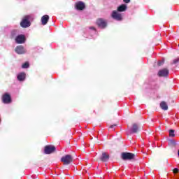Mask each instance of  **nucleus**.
I'll use <instances>...</instances> for the list:
<instances>
[{
  "label": "nucleus",
  "mask_w": 179,
  "mask_h": 179,
  "mask_svg": "<svg viewBox=\"0 0 179 179\" xmlns=\"http://www.w3.org/2000/svg\"><path fill=\"white\" fill-rule=\"evenodd\" d=\"M20 24L23 29L30 27V25L31 24V23H30V17L29 15L24 17Z\"/></svg>",
  "instance_id": "obj_1"
},
{
  "label": "nucleus",
  "mask_w": 179,
  "mask_h": 179,
  "mask_svg": "<svg viewBox=\"0 0 179 179\" xmlns=\"http://www.w3.org/2000/svg\"><path fill=\"white\" fill-rule=\"evenodd\" d=\"M121 158L122 160H134L135 159V154L132 152H122Z\"/></svg>",
  "instance_id": "obj_2"
},
{
  "label": "nucleus",
  "mask_w": 179,
  "mask_h": 179,
  "mask_svg": "<svg viewBox=\"0 0 179 179\" xmlns=\"http://www.w3.org/2000/svg\"><path fill=\"white\" fill-rule=\"evenodd\" d=\"M61 162L64 163V164H71L72 162H73V158L71 155H66L62 157Z\"/></svg>",
  "instance_id": "obj_3"
},
{
  "label": "nucleus",
  "mask_w": 179,
  "mask_h": 179,
  "mask_svg": "<svg viewBox=\"0 0 179 179\" xmlns=\"http://www.w3.org/2000/svg\"><path fill=\"white\" fill-rule=\"evenodd\" d=\"M96 24L100 29H106L107 27V20L103 18H99L96 20Z\"/></svg>",
  "instance_id": "obj_4"
},
{
  "label": "nucleus",
  "mask_w": 179,
  "mask_h": 179,
  "mask_svg": "<svg viewBox=\"0 0 179 179\" xmlns=\"http://www.w3.org/2000/svg\"><path fill=\"white\" fill-rule=\"evenodd\" d=\"M2 101L4 104H10L12 103V98L10 97V94L8 93H6L2 96Z\"/></svg>",
  "instance_id": "obj_5"
},
{
  "label": "nucleus",
  "mask_w": 179,
  "mask_h": 179,
  "mask_svg": "<svg viewBox=\"0 0 179 179\" xmlns=\"http://www.w3.org/2000/svg\"><path fill=\"white\" fill-rule=\"evenodd\" d=\"M55 146L54 145H46L45 146L44 153L45 155H51V153H54L55 152Z\"/></svg>",
  "instance_id": "obj_6"
},
{
  "label": "nucleus",
  "mask_w": 179,
  "mask_h": 179,
  "mask_svg": "<svg viewBox=\"0 0 179 179\" xmlns=\"http://www.w3.org/2000/svg\"><path fill=\"white\" fill-rule=\"evenodd\" d=\"M15 43H17V44H24V43H26V36L23 34L18 35L15 38Z\"/></svg>",
  "instance_id": "obj_7"
},
{
  "label": "nucleus",
  "mask_w": 179,
  "mask_h": 179,
  "mask_svg": "<svg viewBox=\"0 0 179 179\" xmlns=\"http://www.w3.org/2000/svg\"><path fill=\"white\" fill-rule=\"evenodd\" d=\"M111 16L113 17V19H115V20H122V15H121V13H118L117 10H114L113 11Z\"/></svg>",
  "instance_id": "obj_8"
},
{
  "label": "nucleus",
  "mask_w": 179,
  "mask_h": 179,
  "mask_svg": "<svg viewBox=\"0 0 179 179\" xmlns=\"http://www.w3.org/2000/svg\"><path fill=\"white\" fill-rule=\"evenodd\" d=\"M15 51L17 54H19L20 55L22 54H26L27 50L24 49V47L22 45H18L15 48Z\"/></svg>",
  "instance_id": "obj_9"
},
{
  "label": "nucleus",
  "mask_w": 179,
  "mask_h": 179,
  "mask_svg": "<svg viewBox=\"0 0 179 179\" xmlns=\"http://www.w3.org/2000/svg\"><path fill=\"white\" fill-rule=\"evenodd\" d=\"M169 69H163L159 71L158 76H159V78H164L166 76H169Z\"/></svg>",
  "instance_id": "obj_10"
},
{
  "label": "nucleus",
  "mask_w": 179,
  "mask_h": 179,
  "mask_svg": "<svg viewBox=\"0 0 179 179\" xmlns=\"http://www.w3.org/2000/svg\"><path fill=\"white\" fill-rule=\"evenodd\" d=\"M85 8V3H83V1H78L76 3V8L77 9V10H83Z\"/></svg>",
  "instance_id": "obj_11"
},
{
  "label": "nucleus",
  "mask_w": 179,
  "mask_h": 179,
  "mask_svg": "<svg viewBox=\"0 0 179 179\" xmlns=\"http://www.w3.org/2000/svg\"><path fill=\"white\" fill-rule=\"evenodd\" d=\"M17 79L19 82H24L26 80V73L22 72L17 74Z\"/></svg>",
  "instance_id": "obj_12"
},
{
  "label": "nucleus",
  "mask_w": 179,
  "mask_h": 179,
  "mask_svg": "<svg viewBox=\"0 0 179 179\" xmlns=\"http://www.w3.org/2000/svg\"><path fill=\"white\" fill-rule=\"evenodd\" d=\"M110 159V155L107 154V152H103L102 155L100 157L101 162H107Z\"/></svg>",
  "instance_id": "obj_13"
},
{
  "label": "nucleus",
  "mask_w": 179,
  "mask_h": 179,
  "mask_svg": "<svg viewBox=\"0 0 179 179\" xmlns=\"http://www.w3.org/2000/svg\"><path fill=\"white\" fill-rule=\"evenodd\" d=\"M131 131V134H138V132H139V127H138V124L136 123L132 124Z\"/></svg>",
  "instance_id": "obj_14"
},
{
  "label": "nucleus",
  "mask_w": 179,
  "mask_h": 179,
  "mask_svg": "<svg viewBox=\"0 0 179 179\" xmlns=\"http://www.w3.org/2000/svg\"><path fill=\"white\" fill-rule=\"evenodd\" d=\"M41 20L43 26H45V24L48 23V20H50V16H48V15H45L41 17Z\"/></svg>",
  "instance_id": "obj_15"
},
{
  "label": "nucleus",
  "mask_w": 179,
  "mask_h": 179,
  "mask_svg": "<svg viewBox=\"0 0 179 179\" xmlns=\"http://www.w3.org/2000/svg\"><path fill=\"white\" fill-rule=\"evenodd\" d=\"M160 107L162 110H164V111L169 110V106H167V103H166V101H162L160 103Z\"/></svg>",
  "instance_id": "obj_16"
},
{
  "label": "nucleus",
  "mask_w": 179,
  "mask_h": 179,
  "mask_svg": "<svg viewBox=\"0 0 179 179\" xmlns=\"http://www.w3.org/2000/svg\"><path fill=\"white\" fill-rule=\"evenodd\" d=\"M127 10V5L122 4L117 8V12H125Z\"/></svg>",
  "instance_id": "obj_17"
},
{
  "label": "nucleus",
  "mask_w": 179,
  "mask_h": 179,
  "mask_svg": "<svg viewBox=\"0 0 179 179\" xmlns=\"http://www.w3.org/2000/svg\"><path fill=\"white\" fill-rule=\"evenodd\" d=\"M29 66H30V64H29V62H27L22 64V68L23 69H26L29 68Z\"/></svg>",
  "instance_id": "obj_18"
},
{
  "label": "nucleus",
  "mask_w": 179,
  "mask_h": 179,
  "mask_svg": "<svg viewBox=\"0 0 179 179\" xmlns=\"http://www.w3.org/2000/svg\"><path fill=\"white\" fill-rule=\"evenodd\" d=\"M169 136L174 138V136H176V134H174V130L173 129H171L169 130Z\"/></svg>",
  "instance_id": "obj_19"
},
{
  "label": "nucleus",
  "mask_w": 179,
  "mask_h": 179,
  "mask_svg": "<svg viewBox=\"0 0 179 179\" xmlns=\"http://www.w3.org/2000/svg\"><path fill=\"white\" fill-rule=\"evenodd\" d=\"M118 124H114L110 126V129H113L115 127H117Z\"/></svg>",
  "instance_id": "obj_20"
},
{
  "label": "nucleus",
  "mask_w": 179,
  "mask_h": 179,
  "mask_svg": "<svg viewBox=\"0 0 179 179\" xmlns=\"http://www.w3.org/2000/svg\"><path fill=\"white\" fill-rule=\"evenodd\" d=\"M178 62H179V58H177V59H176L173 60V62L172 64H178Z\"/></svg>",
  "instance_id": "obj_21"
},
{
  "label": "nucleus",
  "mask_w": 179,
  "mask_h": 179,
  "mask_svg": "<svg viewBox=\"0 0 179 179\" xmlns=\"http://www.w3.org/2000/svg\"><path fill=\"white\" fill-rule=\"evenodd\" d=\"M173 171L174 174H177V173H178L179 170H178V169L175 168V169L173 170Z\"/></svg>",
  "instance_id": "obj_22"
},
{
  "label": "nucleus",
  "mask_w": 179,
  "mask_h": 179,
  "mask_svg": "<svg viewBox=\"0 0 179 179\" xmlns=\"http://www.w3.org/2000/svg\"><path fill=\"white\" fill-rule=\"evenodd\" d=\"M163 64H164V60H163L162 62H158V66H160L163 65Z\"/></svg>",
  "instance_id": "obj_23"
},
{
  "label": "nucleus",
  "mask_w": 179,
  "mask_h": 179,
  "mask_svg": "<svg viewBox=\"0 0 179 179\" xmlns=\"http://www.w3.org/2000/svg\"><path fill=\"white\" fill-rule=\"evenodd\" d=\"M123 2H124V3H129V2H131V0H123Z\"/></svg>",
  "instance_id": "obj_24"
},
{
  "label": "nucleus",
  "mask_w": 179,
  "mask_h": 179,
  "mask_svg": "<svg viewBox=\"0 0 179 179\" xmlns=\"http://www.w3.org/2000/svg\"><path fill=\"white\" fill-rule=\"evenodd\" d=\"M15 34H16V31H13L11 32V36H12L13 37H14Z\"/></svg>",
  "instance_id": "obj_25"
},
{
  "label": "nucleus",
  "mask_w": 179,
  "mask_h": 179,
  "mask_svg": "<svg viewBox=\"0 0 179 179\" xmlns=\"http://www.w3.org/2000/svg\"><path fill=\"white\" fill-rule=\"evenodd\" d=\"M90 29H91L92 30H96V28H94V27H90Z\"/></svg>",
  "instance_id": "obj_26"
},
{
  "label": "nucleus",
  "mask_w": 179,
  "mask_h": 179,
  "mask_svg": "<svg viewBox=\"0 0 179 179\" xmlns=\"http://www.w3.org/2000/svg\"><path fill=\"white\" fill-rule=\"evenodd\" d=\"M178 157H179V149H178Z\"/></svg>",
  "instance_id": "obj_27"
},
{
  "label": "nucleus",
  "mask_w": 179,
  "mask_h": 179,
  "mask_svg": "<svg viewBox=\"0 0 179 179\" xmlns=\"http://www.w3.org/2000/svg\"><path fill=\"white\" fill-rule=\"evenodd\" d=\"M0 122H1V119H0Z\"/></svg>",
  "instance_id": "obj_28"
}]
</instances>
